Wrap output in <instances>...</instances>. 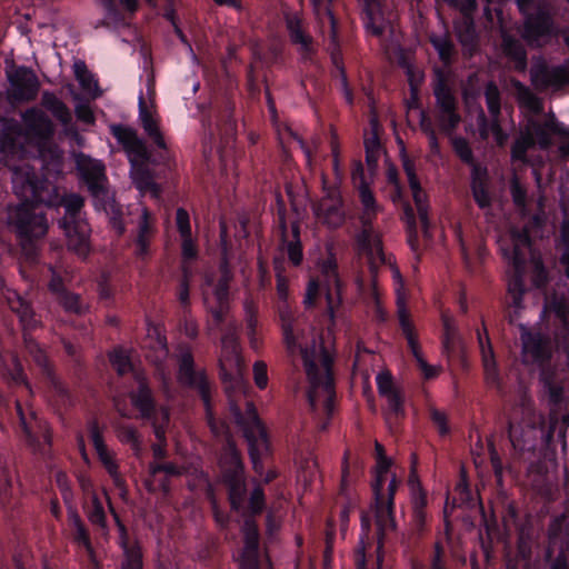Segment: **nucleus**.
<instances>
[{"label": "nucleus", "mask_w": 569, "mask_h": 569, "mask_svg": "<svg viewBox=\"0 0 569 569\" xmlns=\"http://www.w3.org/2000/svg\"><path fill=\"white\" fill-rule=\"evenodd\" d=\"M27 131L13 141L7 136H0V152L3 154L6 166L11 171L12 189L21 202L36 201L53 206L58 203L57 193L52 186L40 179L31 168L28 154H36L46 159L48 149L51 150L50 137L52 124L40 110L31 109L23 114Z\"/></svg>", "instance_id": "nucleus-1"}, {"label": "nucleus", "mask_w": 569, "mask_h": 569, "mask_svg": "<svg viewBox=\"0 0 569 569\" xmlns=\"http://www.w3.org/2000/svg\"><path fill=\"white\" fill-rule=\"evenodd\" d=\"M219 363L224 389L229 398L230 411L248 441L253 468L257 472H260L261 460L269 452V442L266 430L257 417L254 407L248 402L246 412L242 415L238 406L242 398H244L247 385L242 375L237 339L233 335H226L222 338V353Z\"/></svg>", "instance_id": "nucleus-2"}, {"label": "nucleus", "mask_w": 569, "mask_h": 569, "mask_svg": "<svg viewBox=\"0 0 569 569\" xmlns=\"http://www.w3.org/2000/svg\"><path fill=\"white\" fill-rule=\"evenodd\" d=\"M512 87L520 107L530 113L527 126L521 130L512 147V159L527 162V151L536 144L547 148L551 143L552 137L558 138L560 152L563 156H569V131L557 123L553 117H548L543 121L539 119V113L542 110L541 101L529 88L518 81L512 82Z\"/></svg>", "instance_id": "nucleus-3"}, {"label": "nucleus", "mask_w": 569, "mask_h": 569, "mask_svg": "<svg viewBox=\"0 0 569 569\" xmlns=\"http://www.w3.org/2000/svg\"><path fill=\"white\" fill-rule=\"evenodd\" d=\"M330 341L316 342L310 347L299 343L309 379L308 399L313 420L319 430H325L333 411L335 388L331 375L332 353Z\"/></svg>", "instance_id": "nucleus-4"}, {"label": "nucleus", "mask_w": 569, "mask_h": 569, "mask_svg": "<svg viewBox=\"0 0 569 569\" xmlns=\"http://www.w3.org/2000/svg\"><path fill=\"white\" fill-rule=\"evenodd\" d=\"M499 247L503 258L508 261L510 270L508 291L511 303L520 308L523 289V278L527 270L532 272V281L536 287H541L547 279L545 268L538 253L531 248V242L526 229L519 231L511 229L499 239Z\"/></svg>", "instance_id": "nucleus-5"}, {"label": "nucleus", "mask_w": 569, "mask_h": 569, "mask_svg": "<svg viewBox=\"0 0 569 569\" xmlns=\"http://www.w3.org/2000/svg\"><path fill=\"white\" fill-rule=\"evenodd\" d=\"M307 307H319L329 318L328 336L333 337L339 326L347 323L345 307L341 303V286L336 262L329 258L321 263L320 274L310 280L303 300Z\"/></svg>", "instance_id": "nucleus-6"}, {"label": "nucleus", "mask_w": 569, "mask_h": 569, "mask_svg": "<svg viewBox=\"0 0 569 569\" xmlns=\"http://www.w3.org/2000/svg\"><path fill=\"white\" fill-rule=\"evenodd\" d=\"M391 460L388 458L377 459L372 491L375 497L373 510L378 531V560L381 551L389 541V533L396 529L393 518V497L398 489L399 481L396 476L390 475Z\"/></svg>", "instance_id": "nucleus-7"}, {"label": "nucleus", "mask_w": 569, "mask_h": 569, "mask_svg": "<svg viewBox=\"0 0 569 569\" xmlns=\"http://www.w3.org/2000/svg\"><path fill=\"white\" fill-rule=\"evenodd\" d=\"M113 136L122 144L131 163V178L136 188L141 193H150L153 197L159 196V188L154 183L149 170L143 168L148 161L149 154L143 141L131 128L113 126L111 128Z\"/></svg>", "instance_id": "nucleus-8"}, {"label": "nucleus", "mask_w": 569, "mask_h": 569, "mask_svg": "<svg viewBox=\"0 0 569 569\" xmlns=\"http://www.w3.org/2000/svg\"><path fill=\"white\" fill-rule=\"evenodd\" d=\"M358 192L362 207L361 220L363 230L358 236L357 242L360 253L367 257L370 269L373 271L386 262L380 237L378 232L371 228L372 219L380 211V206L377 203L372 191L367 184H360Z\"/></svg>", "instance_id": "nucleus-9"}, {"label": "nucleus", "mask_w": 569, "mask_h": 569, "mask_svg": "<svg viewBox=\"0 0 569 569\" xmlns=\"http://www.w3.org/2000/svg\"><path fill=\"white\" fill-rule=\"evenodd\" d=\"M78 168L89 184V188L94 198L96 207L103 210L109 217L113 229L118 233H122L124 231V226L121 220L120 208L116 203L113 197L110 196L108 190H106L103 187V164L99 160L82 156L78 159Z\"/></svg>", "instance_id": "nucleus-10"}, {"label": "nucleus", "mask_w": 569, "mask_h": 569, "mask_svg": "<svg viewBox=\"0 0 569 569\" xmlns=\"http://www.w3.org/2000/svg\"><path fill=\"white\" fill-rule=\"evenodd\" d=\"M518 7L525 16L522 36L531 47H541L555 36L550 20L549 6L545 0H518Z\"/></svg>", "instance_id": "nucleus-11"}, {"label": "nucleus", "mask_w": 569, "mask_h": 569, "mask_svg": "<svg viewBox=\"0 0 569 569\" xmlns=\"http://www.w3.org/2000/svg\"><path fill=\"white\" fill-rule=\"evenodd\" d=\"M392 278L395 280V291L397 296L398 318L403 336L407 339L408 346L415 357L420 370L425 378L430 379L438 375V368L429 366L423 359L419 348L418 338L415 332L413 325L410 321L409 312L406 308V293L403 290L402 278L398 269L391 268Z\"/></svg>", "instance_id": "nucleus-12"}, {"label": "nucleus", "mask_w": 569, "mask_h": 569, "mask_svg": "<svg viewBox=\"0 0 569 569\" xmlns=\"http://www.w3.org/2000/svg\"><path fill=\"white\" fill-rule=\"evenodd\" d=\"M40 202L26 201L9 209L8 222L23 240L43 237L47 232V220L37 207Z\"/></svg>", "instance_id": "nucleus-13"}, {"label": "nucleus", "mask_w": 569, "mask_h": 569, "mask_svg": "<svg viewBox=\"0 0 569 569\" xmlns=\"http://www.w3.org/2000/svg\"><path fill=\"white\" fill-rule=\"evenodd\" d=\"M325 196L313 206V213L317 221L328 228H338L345 221V210L341 197L336 186H329L322 180Z\"/></svg>", "instance_id": "nucleus-14"}, {"label": "nucleus", "mask_w": 569, "mask_h": 569, "mask_svg": "<svg viewBox=\"0 0 569 569\" xmlns=\"http://www.w3.org/2000/svg\"><path fill=\"white\" fill-rule=\"evenodd\" d=\"M220 465L224 480L229 487L231 506L238 509L243 500L246 487L242 477V465L233 445H228L226 455L221 459Z\"/></svg>", "instance_id": "nucleus-15"}, {"label": "nucleus", "mask_w": 569, "mask_h": 569, "mask_svg": "<svg viewBox=\"0 0 569 569\" xmlns=\"http://www.w3.org/2000/svg\"><path fill=\"white\" fill-rule=\"evenodd\" d=\"M532 84L540 90L560 89L569 83V67L548 66L542 61L536 62L530 71Z\"/></svg>", "instance_id": "nucleus-16"}, {"label": "nucleus", "mask_w": 569, "mask_h": 569, "mask_svg": "<svg viewBox=\"0 0 569 569\" xmlns=\"http://www.w3.org/2000/svg\"><path fill=\"white\" fill-rule=\"evenodd\" d=\"M522 360L528 366L542 368L550 357V341L540 333H532L521 327Z\"/></svg>", "instance_id": "nucleus-17"}, {"label": "nucleus", "mask_w": 569, "mask_h": 569, "mask_svg": "<svg viewBox=\"0 0 569 569\" xmlns=\"http://www.w3.org/2000/svg\"><path fill=\"white\" fill-rule=\"evenodd\" d=\"M139 120L144 132L159 147L164 149L166 141L159 128V119L153 100V91L149 88L146 94L138 98Z\"/></svg>", "instance_id": "nucleus-18"}, {"label": "nucleus", "mask_w": 569, "mask_h": 569, "mask_svg": "<svg viewBox=\"0 0 569 569\" xmlns=\"http://www.w3.org/2000/svg\"><path fill=\"white\" fill-rule=\"evenodd\" d=\"M435 96L437 100V118L439 126L443 131L449 132L460 122V117L456 112V100L443 83H439L435 88Z\"/></svg>", "instance_id": "nucleus-19"}, {"label": "nucleus", "mask_w": 569, "mask_h": 569, "mask_svg": "<svg viewBox=\"0 0 569 569\" xmlns=\"http://www.w3.org/2000/svg\"><path fill=\"white\" fill-rule=\"evenodd\" d=\"M203 299L208 310L220 321L228 306V277L224 274L217 284L207 281Z\"/></svg>", "instance_id": "nucleus-20"}, {"label": "nucleus", "mask_w": 569, "mask_h": 569, "mask_svg": "<svg viewBox=\"0 0 569 569\" xmlns=\"http://www.w3.org/2000/svg\"><path fill=\"white\" fill-rule=\"evenodd\" d=\"M8 79L13 94L18 99H32L39 89V81L34 72L28 68L21 67L14 71H8Z\"/></svg>", "instance_id": "nucleus-21"}, {"label": "nucleus", "mask_w": 569, "mask_h": 569, "mask_svg": "<svg viewBox=\"0 0 569 569\" xmlns=\"http://www.w3.org/2000/svg\"><path fill=\"white\" fill-rule=\"evenodd\" d=\"M244 547L237 558L240 569H258V531L253 521L247 520L242 528Z\"/></svg>", "instance_id": "nucleus-22"}, {"label": "nucleus", "mask_w": 569, "mask_h": 569, "mask_svg": "<svg viewBox=\"0 0 569 569\" xmlns=\"http://www.w3.org/2000/svg\"><path fill=\"white\" fill-rule=\"evenodd\" d=\"M63 229L68 239V246L80 257L89 252V226L82 220H63Z\"/></svg>", "instance_id": "nucleus-23"}, {"label": "nucleus", "mask_w": 569, "mask_h": 569, "mask_svg": "<svg viewBox=\"0 0 569 569\" xmlns=\"http://www.w3.org/2000/svg\"><path fill=\"white\" fill-rule=\"evenodd\" d=\"M403 168L408 177V182L412 192V198L417 207V211L423 228V232L428 236L429 219H428V203L425 192L421 190L419 181L416 177L412 163L409 160L403 161Z\"/></svg>", "instance_id": "nucleus-24"}, {"label": "nucleus", "mask_w": 569, "mask_h": 569, "mask_svg": "<svg viewBox=\"0 0 569 569\" xmlns=\"http://www.w3.org/2000/svg\"><path fill=\"white\" fill-rule=\"evenodd\" d=\"M179 380L184 385L196 386L206 405L208 403L207 385L204 378L200 373L192 371V358L188 351L181 352L179 356Z\"/></svg>", "instance_id": "nucleus-25"}, {"label": "nucleus", "mask_w": 569, "mask_h": 569, "mask_svg": "<svg viewBox=\"0 0 569 569\" xmlns=\"http://www.w3.org/2000/svg\"><path fill=\"white\" fill-rule=\"evenodd\" d=\"M153 234V219L146 208H141L136 236V252L139 257H146Z\"/></svg>", "instance_id": "nucleus-26"}, {"label": "nucleus", "mask_w": 569, "mask_h": 569, "mask_svg": "<svg viewBox=\"0 0 569 569\" xmlns=\"http://www.w3.org/2000/svg\"><path fill=\"white\" fill-rule=\"evenodd\" d=\"M113 516L119 528L120 545L124 553L122 569H142V556L140 548L136 543L129 545L124 526L119 521L116 513H113Z\"/></svg>", "instance_id": "nucleus-27"}, {"label": "nucleus", "mask_w": 569, "mask_h": 569, "mask_svg": "<svg viewBox=\"0 0 569 569\" xmlns=\"http://www.w3.org/2000/svg\"><path fill=\"white\" fill-rule=\"evenodd\" d=\"M380 124L377 117L370 119V128L365 132L366 159L369 167H373L381 153V144L379 140Z\"/></svg>", "instance_id": "nucleus-28"}, {"label": "nucleus", "mask_w": 569, "mask_h": 569, "mask_svg": "<svg viewBox=\"0 0 569 569\" xmlns=\"http://www.w3.org/2000/svg\"><path fill=\"white\" fill-rule=\"evenodd\" d=\"M478 339L480 345L481 359L486 380L488 383L497 386L499 382V371L491 343L488 339L485 340L480 333L478 336Z\"/></svg>", "instance_id": "nucleus-29"}, {"label": "nucleus", "mask_w": 569, "mask_h": 569, "mask_svg": "<svg viewBox=\"0 0 569 569\" xmlns=\"http://www.w3.org/2000/svg\"><path fill=\"white\" fill-rule=\"evenodd\" d=\"M287 31L290 34L292 43L300 47L303 56L312 51V39L306 33L302 21L298 17L287 16Z\"/></svg>", "instance_id": "nucleus-30"}, {"label": "nucleus", "mask_w": 569, "mask_h": 569, "mask_svg": "<svg viewBox=\"0 0 569 569\" xmlns=\"http://www.w3.org/2000/svg\"><path fill=\"white\" fill-rule=\"evenodd\" d=\"M90 433H91V440H92L93 447H94L101 462L104 465L108 472L113 477L116 485L120 487L121 480L118 477L117 465L113 461L111 452H109L107 446L103 442L101 435L99 433V431L96 428H92Z\"/></svg>", "instance_id": "nucleus-31"}, {"label": "nucleus", "mask_w": 569, "mask_h": 569, "mask_svg": "<svg viewBox=\"0 0 569 569\" xmlns=\"http://www.w3.org/2000/svg\"><path fill=\"white\" fill-rule=\"evenodd\" d=\"M297 483L303 488L312 481L317 473V462L310 452L301 455L296 459Z\"/></svg>", "instance_id": "nucleus-32"}, {"label": "nucleus", "mask_w": 569, "mask_h": 569, "mask_svg": "<svg viewBox=\"0 0 569 569\" xmlns=\"http://www.w3.org/2000/svg\"><path fill=\"white\" fill-rule=\"evenodd\" d=\"M365 27L368 33L373 36L382 34L386 26L380 14L377 0H367L365 4Z\"/></svg>", "instance_id": "nucleus-33"}, {"label": "nucleus", "mask_w": 569, "mask_h": 569, "mask_svg": "<svg viewBox=\"0 0 569 569\" xmlns=\"http://www.w3.org/2000/svg\"><path fill=\"white\" fill-rule=\"evenodd\" d=\"M502 50L513 62L517 69L523 70L526 67V51L518 40L503 34L502 36Z\"/></svg>", "instance_id": "nucleus-34"}, {"label": "nucleus", "mask_w": 569, "mask_h": 569, "mask_svg": "<svg viewBox=\"0 0 569 569\" xmlns=\"http://www.w3.org/2000/svg\"><path fill=\"white\" fill-rule=\"evenodd\" d=\"M8 302L10 305V308L18 313L20 321L26 327H32L36 323V320L33 319V311L30 307V305L18 293L12 292L10 296H8Z\"/></svg>", "instance_id": "nucleus-35"}, {"label": "nucleus", "mask_w": 569, "mask_h": 569, "mask_svg": "<svg viewBox=\"0 0 569 569\" xmlns=\"http://www.w3.org/2000/svg\"><path fill=\"white\" fill-rule=\"evenodd\" d=\"M74 73L77 80L79 81L81 88L93 98H97L101 94V90L98 87V82L94 77L87 70V67L83 62L77 61L74 63Z\"/></svg>", "instance_id": "nucleus-36"}, {"label": "nucleus", "mask_w": 569, "mask_h": 569, "mask_svg": "<svg viewBox=\"0 0 569 569\" xmlns=\"http://www.w3.org/2000/svg\"><path fill=\"white\" fill-rule=\"evenodd\" d=\"M473 198L480 208H487L490 204V197L485 187V172L475 167L471 182Z\"/></svg>", "instance_id": "nucleus-37"}, {"label": "nucleus", "mask_w": 569, "mask_h": 569, "mask_svg": "<svg viewBox=\"0 0 569 569\" xmlns=\"http://www.w3.org/2000/svg\"><path fill=\"white\" fill-rule=\"evenodd\" d=\"M535 432L533 427H529L528 430L522 431L520 427L512 423L509 426V438L516 449L523 450L528 445H530L536 438Z\"/></svg>", "instance_id": "nucleus-38"}, {"label": "nucleus", "mask_w": 569, "mask_h": 569, "mask_svg": "<svg viewBox=\"0 0 569 569\" xmlns=\"http://www.w3.org/2000/svg\"><path fill=\"white\" fill-rule=\"evenodd\" d=\"M132 403L138 408L142 416H149L152 409V399L150 389L139 380V389L132 395Z\"/></svg>", "instance_id": "nucleus-39"}, {"label": "nucleus", "mask_w": 569, "mask_h": 569, "mask_svg": "<svg viewBox=\"0 0 569 569\" xmlns=\"http://www.w3.org/2000/svg\"><path fill=\"white\" fill-rule=\"evenodd\" d=\"M430 41L443 62L450 61L455 49L450 38L447 34H432Z\"/></svg>", "instance_id": "nucleus-40"}, {"label": "nucleus", "mask_w": 569, "mask_h": 569, "mask_svg": "<svg viewBox=\"0 0 569 569\" xmlns=\"http://www.w3.org/2000/svg\"><path fill=\"white\" fill-rule=\"evenodd\" d=\"M16 473L12 468L7 465L0 466V499L2 502L9 500L12 495Z\"/></svg>", "instance_id": "nucleus-41"}, {"label": "nucleus", "mask_w": 569, "mask_h": 569, "mask_svg": "<svg viewBox=\"0 0 569 569\" xmlns=\"http://www.w3.org/2000/svg\"><path fill=\"white\" fill-rule=\"evenodd\" d=\"M110 361L120 375H124L132 369L129 352L123 349H116L110 353Z\"/></svg>", "instance_id": "nucleus-42"}, {"label": "nucleus", "mask_w": 569, "mask_h": 569, "mask_svg": "<svg viewBox=\"0 0 569 569\" xmlns=\"http://www.w3.org/2000/svg\"><path fill=\"white\" fill-rule=\"evenodd\" d=\"M291 229L292 236L296 240L287 244V257L292 264L298 266L302 260V251L300 241L298 240L299 228L296 222L292 223Z\"/></svg>", "instance_id": "nucleus-43"}, {"label": "nucleus", "mask_w": 569, "mask_h": 569, "mask_svg": "<svg viewBox=\"0 0 569 569\" xmlns=\"http://www.w3.org/2000/svg\"><path fill=\"white\" fill-rule=\"evenodd\" d=\"M361 527L362 535L360 537V546L357 550L356 562L358 569H365L366 560H365V539H368L369 530H370V521L367 516L361 517Z\"/></svg>", "instance_id": "nucleus-44"}, {"label": "nucleus", "mask_w": 569, "mask_h": 569, "mask_svg": "<svg viewBox=\"0 0 569 569\" xmlns=\"http://www.w3.org/2000/svg\"><path fill=\"white\" fill-rule=\"evenodd\" d=\"M486 100L489 112L496 118L500 111V98L498 87L492 82L486 87Z\"/></svg>", "instance_id": "nucleus-45"}, {"label": "nucleus", "mask_w": 569, "mask_h": 569, "mask_svg": "<svg viewBox=\"0 0 569 569\" xmlns=\"http://www.w3.org/2000/svg\"><path fill=\"white\" fill-rule=\"evenodd\" d=\"M62 204L64 206L66 213L68 216L64 220L69 221L68 218H70L71 221H73L83 206V199L78 194H69L63 198Z\"/></svg>", "instance_id": "nucleus-46"}, {"label": "nucleus", "mask_w": 569, "mask_h": 569, "mask_svg": "<svg viewBox=\"0 0 569 569\" xmlns=\"http://www.w3.org/2000/svg\"><path fill=\"white\" fill-rule=\"evenodd\" d=\"M88 517L92 523L104 528V526H106L104 510L96 495H93L91 498V506L88 510Z\"/></svg>", "instance_id": "nucleus-47"}, {"label": "nucleus", "mask_w": 569, "mask_h": 569, "mask_svg": "<svg viewBox=\"0 0 569 569\" xmlns=\"http://www.w3.org/2000/svg\"><path fill=\"white\" fill-rule=\"evenodd\" d=\"M315 13L319 19H327L331 26L332 32H335V18L329 8V0H312Z\"/></svg>", "instance_id": "nucleus-48"}, {"label": "nucleus", "mask_w": 569, "mask_h": 569, "mask_svg": "<svg viewBox=\"0 0 569 569\" xmlns=\"http://www.w3.org/2000/svg\"><path fill=\"white\" fill-rule=\"evenodd\" d=\"M176 223L181 239L192 237L189 214L184 209L177 210Z\"/></svg>", "instance_id": "nucleus-49"}, {"label": "nucleus", "mask_w": 569, "mask_h": 569, "mask_svg": "<svg viewBox=\"0 0 569 569\" xmlns=\"http://www.w3.org/2000/svg\"><path fill=\"white\" fill-rule=\"evenodd\" d=\"M541 379L545 388L548 390L550 401L553 405H557L561 399L562 388L549 380L548 373L545 369L541 371Z\"/></svg>", "instance_id": "nucleus-50"}, {"label": "nucleus", "mask_w": 569, "mask_h": 569, "mask_svg": "<svg viewBox=\"0 0 569 569\" xmlns=\"http://www.w3.org/2000/svg\"><path fill=\"white\" fill-rule=\"evenodd\" d=\"M481 132L486 137L491 134L496 142L500 146H502L507 141V134L502 131L500 124L498 123L497 117L493 118L489 127L482 128Z\"/></svg>", "instance_id": "nucleus-51"}, {"label": "nucleus", "mask_w": 569, "mask_h": 569, "mask_svg": "<svg viewBox=\"0 0 569 569\" xmlns=\"http://www.w3.org/2000/svg\"><path fill=\"white\" fill-rule=\"evenodd\" d=\"M543 312H555L559 319L565 321L567 317L566 301L563 299L558 300L556 298L552 300H548L546 302Z\"/></svg>", "instance_id": "nucleus-52"}, {"label": "nucleus", "mask_w": 569, "mask_h": 569, "mask_svg": "<svg viewBox=\"0 0 569 569\" xmlns=\"http://www.w3.org/2000/svg\"><path fill=\"white\" fill-rule=\"evenodd\" d=\"M442 325L445 330L443 348L446 351H450L455 340V327L450 317L447 313L442 315Z\"/></svg>", "instance_id": "nucleus-53"}, {"label": "nucleus", "mask_w": 569, "mask_h": 569, "mask_svg": "<svg viewBox=\"0 0 569 569\" xmlns=\"http://www.w3.org/2000/svg\"><path fill=\"white\" fill-rule=\"evenodd\" d=\"M453 149L462 161H465L467 163H471L472 151H471L468 142L465 139L456 138L453 140Z\"/></svg>", "instance_id": "nucleus-54"}, {"label": "nucleus", "mask_w": 569, "mask_h": 569, "mask_svg": "<svg viewBox=\"0 0 569 569\" xmlns=\"http://www.w3.org/2000/svg\"><path fill=\"white\" fill-rule=\"evenodd\" d=\"M157 333V339H156V342H154V351L156 353L154 355H148V358L153 361V362H160L162 361L163 359L167 358L168 356V350H167V346H166V340L163 337H161L158 332Z\"/></svg>", "instance_id": "nucleus-55"}, {"label": "nucleus", "mask_w": 569, "mask_h": 569, "mask_svg": "<svg viewBox=\"0 0 569 569\" xmlns=\"http://www.w3.org/2000/svg\"><path fill=\"white\" fill-rule=\"evenodd\" d=\"M377 386L380 396L386 397L388 393L396 391L397 389L393 387L392 379L388 373H379L377 376Z\"/></svg>", "instance_id": "nucleus-56"}, {"label": "nucleus", "mask_w": 569, "mask_h": 569, "mask_svg": "<svg viewBox=\"0 0 569 569\" xmlns=\"http://www.w3.org/2000/svg\"><path fill=\"white\" fill-rule=\"evenodd\" d=\"M253 378H254L256 385L260 389H263L267 387L268 375H267V367L263 362L258 361L253 365Z\"/></svg>", "instance_id": "nucleus-57"}, {"label": "nucleus", "mask_w": 569, "mask_h": 569, "mask_svg": "<svg viewBox=\"0 0 569 569\" xmlns=\"http://www.w3.org/2000/svg\"><path fill=\"white\" fill-rule=\"evenodd\" d=\"M181 253L184 263L189 260L196 259L197 248L192 237L181 239Z\"/></svg>", "instance_id": "nucleus-58"}, {"label": "nucleus", "mask_w": 569, "mask_h": 569, "mask_svg": "<svg viewBox=\"0 0 569 569\" xmlns=\"http://www.w3.org/2000/svg\"><path fill=\"white\" fill-rule=\"evenodd\" d=\"M76 116L80 121L87 124H92L94 122L92 109L88 103H78L76 106Z\"/></svg>", "instance_id": "nucleus-59"}, {"label": "nucleus", "mask_w": 569, "mask_h": 569, "mask_svg": "<svg viewBox=\"0 0 569 569\" xmlns=\"http://www.w3.org/2000/svg\"><path fill=\"white\" fill-rule=\"evenodd\" d=\"M403 214L409 228V242L413 248V237H416V219L413 210L409 204L403 206Z\"/></svg>", "instance_id": "nucleus-60"}, {"label": "nucleus", "mask_w": 569, "mask_h": 569, "mask_svg": "<svg viewBox=\"0 0 569 569\" xmlns=\"http://www.w3.org/2000/svg\"><path fill=\"white\" fill-rule=\"evenodd\" d=\"M50 112L63 124H68L71 120V113L61 100L51 109Z\"/></svg>", "instance_id": "nucleus-61"}, {"label": "nucleus", "mask_w": 569, "mask_h": 569, "mask_svg": "<svg viewBox=\"0 0 569 569\" xmlns=\"http://www.w3.org/2000/svg\"><path fill=\"white\" fill-rule=\"evenodd\" d=\"M386 400L388 402L389 409L398 415L402 409V396L398 390L388 393L386 397Z\"/></svg>", "instance_id": "nucleus-62"}, {"label": "nucleus", "mask_w": 569, "mask_h": 569, "mask_svg": "<svg viewBox=\"0 0 569 569\" xmlns=\"http://www.w3.org/2000/svg\"><path fill=\"white\" fill-rule=\"evenodd\" d=\"M412 510L425 509L427 505L426 496L420 487H412L411 496Z\"/></svg>", "instance_id": "nucleus-63"}, {"label": "nucleus", "mask_w": 569, "mask_h": 569, "mask_svg": "<svg viewBox=\"0 0 569 569\" xmlns=\"http://www.w3.org/2000/svg\"><path fill=\"white\" fill-rule=\"evenodd\" d=\"M431 418L440 435H446L449 429L446 415L439 410L431 411Z\"/></svg>", "instance_id": "nucleus-64"}]
</instances>
